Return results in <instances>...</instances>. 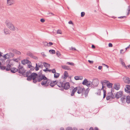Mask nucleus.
Listing matches in <instances>:
<instances>
[{"instance_id":"f257e3e1","label":"nucleus","mask_w":130,"mask_h":130,"mask_svg":"<svg viewBox=\"0 0 130 130\" xmlns=\"http://www.w3.org/2000/svg\"><path fill=\"white\" fill-rule=\"evenodd\" d=\"M30 71H28L26 74V77H27V79L28 80H31L32 79L34 83H36V79L37 77V74L35 73H33L30 74Z\"/></svg>"},{"instance_id":"f03ea898","label":"nucleus","mask_w":130,"mask_h":130,"mask_svg":"<svg viewBox=\"0 0 130 130\" xmlns=\"http://www.w3.org/2000/svg\"><path fill=\"white\" fill-rule=\"evenodd\" d=\"M5 24L6 26L10 30L14 31H18L19 30L18 28L10 22L8 19H7L5 21Z\"/></svg>"},{"instance_id":"7ed1b4c3","label":"nucleus","mask_w":130,"mask_h":130,"mask_svg":"<svg viewBox=\"0 0 130 130\" xmlns=\"http://www.w3.org/2000/svg\"><path fill=\"white\" fill-rule=\"evenodd\" d=\"M121 100L123 103L126 102L129 103L130 102V96H127L126 97L125 96H123L121 98Z\"/></svg>"},{"instance_id":"20e7f679","label":"nucleus","mask_w":130,"mask_h":130,"mask_svg":"<svg viewBox=\"0 0 130 130\" xmlns=\"http://www.w3.org/2000/svg\"><path fill=\"white\" fill-rule=\"evenodd\" d=\"M92 83L90 81L88 80L87 79H85L83 81L82 84L88 87H89L92 86Z\"/></svg>"},{"instance_id":"39448f33","label":"nucleus","mask_w":130,"mask_h":130,"mask_svg":"<svg viewBox=\"0 0 130 130\" xmlns=\"http://www.w3.org/2000/svg\"><path fill=\"white\" fill-rule=\"evenodd\" d=\"M50 80L48 79L47 78L46 79L44 78L43 79V80L41 83V84L42 85H46V86H48L49 85Z\"/></svg>"},{"instance_id":"423d86ee","label":"nucleus","mask_w":130,"mask_h":130,"mask_svg":"<svg viewBox=\"0 0 130 130\" xmlns=\"http://www.w3.org/2000/svg\"><path fill=\"white\" fill-rule=\"evenodd\" d=\"M15 3L14 0H7L6 5L7 6H11L13 5Z\"/></svg>"},{"instance_id":"0eeeda50","label":"nucleus","mask_w":130,"mask_h":130,"mask_svg":"<svg viewBox=\"0 0 130 130\" xmlns=\"http://www.w3.org/2000/svg\"><path fill=\"white\" fill-rule=\"evenodd\" d=\"M44 78H45V79L46 78V77L45 76L42 75H37V77L36 79V82L38 81L39 82H40Z\"/></svg>"},{"instance_id":"6e6552de","label":"nucleus","mask_w":130,"mask_h":130,"mask_svg":"<svg viewBox=\"0 0 130 130\" xmlns=\"http://www.w3.org/2000/svg\"><path fill=\"white\" fill-rule=\"evenodd\" d=\"M99 82V80L98 78H95L93 80L92 82H91L92 85L94 86H96L98 85Z\"/></svg>"},{"instance_id":"1a4fd4ad","label":"nucleus","mask_w":130,"mask_h":130,"mask_svg":"<svg viewBox=\"0 0 130 130\" xmlns=\"http://www.w3.org/2000/svg\"><path fill=\"white\" fill-rule=\"evenodd\" d=\"M100 82L102 85V87L101 90H103L105 87V85H107L109 82V81L105 80H102Z\"/></svg>"},{"instance_id":"9d476101","label":"nucleus","mask_w":130,"mask_h":130,"mask_svg":"<svg viewBox=\"0 0 130 130\" xmlns=\"http://www.w3.org/2000/svg\"><path fill=\"white\" fill-rule=\"evenodd\" d=\"M123 94V91H120L117 92L115 95V97L117 99L119 98L122 96Z\"/></svg>"},{"instance_id":"9b49d317","label":"nucleus","mask_w":130,"mask_h":130,"mask_svg":"<svg viewBox=\"0 0 130 130\" xmlns=\"http://www.w3.org/2000/svg\"><path fill=\"white\" fill-rule=\"evenodd\" d=\"M77 93L78 94H80L82 93L83 91L85 90V88H82L80 87H76Z\"/></svg>"},{"instance_id":"f8f14e48","label":"nucleus","mask_w":130,"mask_h":130,"mask_svg":"<svg viewBox=\"0 0 130 130\" xmlns=\"http://www.w3.org/2000/svg\"><path fill=\"white\" fill-rule=\"evenodd\" d=\"M123 80L125 83L130 84V80L129 78L128 77L125 76L123 77Z\"/></svg>"},{"instance_id":"ddd939ff","label":"nucleus","mask_w":130,"mask_h":130,"mask_svg":"<svg viewBox=\"0 0 130 130\" xmlns=\"http://www.w3.org/2000/svg\"><path fill=\"white\" fill-rule=\"evenodd\" d=\"M18 72L21 74H23L25 72V70L23 67L20 66L18 68Z\"/></svg>"},{"instance_id":"4468645a","label":"nucleus","mask_w":130,"mask_h":130,"mask_svg":"<svg viewBox=\"0 0 130 130\" xmlns=\"http://www.w3.org/2000/svg\"><path fill=\"white\" fill-rule=\"evenodd\" d=\"M125 91L128 93H130V85H126L125 88Z\"/></svg>"},{"instance_id":"2eb2a0df","label":"nucleus","mask_w":130,"mask_h":130,"mask_svg":"<svg viewBox=\"0 0 130 130\" xmlns=\"http://www.w3.org/2000/svg\"><path fill=\"white\" fill-rule=\"evenodd\" d=\"M63 87L64 88V89L67 90L70 87L69 83L68 82L66 83L65 84H63Z\"/></svg>"},{"instance_id":"dca6fc26","label":"nucleus","mask_w":130,"mask_h":130,"mask_svg":"<svg viewBox=\"0 0 130 130\" xmlns=\"http://www.w3.org/2000/svg\"><path fill=\"white\" fill-rule=\"evenodd\" d=\"M120 88V85L119 83H115L114 85V88L117 90H119Z\"/></svg>"},{"instance_id":"f3484780","label":"nucleus","mask_w":130,"mask_h":130,"mask_svg":"<svg viewBox=\"0 0 130 130\" xmlns=\"http://www.w3.org/2000/svg\"><path fill=\"white\" fill-rule=\"evenodd\" d=\"M4 34L6 35L9 34L11 32L10 30L7 28H5L4 29Z\"/></svg>"},{"instance_id":"a211bd4d","label":"nucleus","mask_w":130,"mask_h":130,"mask_svg":"<svg viewBox=\"0 0 130 130\" xmlns=\"http://www.w3.org/2000/svg\"><path fill=\"white\" fill-rule=\"evenodd\" d=\"M61 68L63 69L66 70H70L71 69L69 66L66 65H61Z\"/></svg>"},{"instance_id":"6ab92c4d","label":"nucleus","mask_w":130,"mask_h":130,"mask_svg":"<svg viewBox=\"0 0 130 130\" xmlns=\"http://www.w3.org/2000/svg\"><path fill=\"white\" fill-rule=\"evenodd\" d=\"M50 82L49 85H50V86L52 87H54L57 83V81H51L50 80Z\"/></svg>"},{"instance_id":"aec40b11","label":"nucleus","mask_w":130,"mask_h":130,"mask_svg":"<svg viewBox=\"0 0 130 130\" xmlns=\"http://www.w3.org/2000/svg\"><path fill=\"white\" fill-rule=\"evenodd\" d=\"M101 90L99 89H97L95 91V95L96 96L100 95L101 94Z\"/></svg>"},{"instance_id":"412c9836","label":"nucleus","mask_w":130,"mask_h":130,"mask_svg":"<svg viewBox=\"0 0 130 130\" xmlns=\"http://www.w3.org/2000/svg\"><path fill=\"white\" fill-rule=\"evenodd\" d=\"M120 61L122 66L125 68L127 69V66H126L123 60L121 58L120 59Z\"/></svg>"},{"instance_id":"4be33fe9","label":"nucleus","mask_w":130,"mask_h":130,"mask_svg":"<svg viewBox=\"0 0 130 130\" xmlns=\"http://www.w3.org/2000/svg\"><path fill=\"white\" fill-rule=\"evenodd\" d=\"M14 53L18 55H20L21 54V53L20 51H19L16 50L12 49L11 50Z\"/></svg>"},{"instance_id":"5701e85b","label":"nucleus","mask_w":130,"mask_h":130,"mask_svg":"<svg viewBox=\"0 0 130 130\" xmlns=\"http://www.w3.org/2000/svg\"><path fill=\"white\" fill-rule=\"evenodd\" d=\"M30 62L27 59H24L21 61L22 63L23 64H25L27 63H29V62Z\"/></svg>"},{"instance_id":"b1692460","label":"nucleus","mask_w":130,"mask_h":130,"mask_svg":"<svg viewBox=\"0 0 130 130\" xmlns=\"http://www.w3.org/2000/svg\"><path fill=\"white\" fill-rule=\"evenodd\" d=\"M56 84H57V85L58 86V87H63V83L60 82H57Z\"/></svg>"},{"instance_id":"393cba45","label":"nucleus","mask_w":130,"mask_h":130,"mask_svg":"<svg viewBox=\"0 0 130 130\" xmlns=\"http://www.w3.org/2000/svg\"><path fill=\"white\" fill-rule=\"evenodd\" d=\"M10 70L11 72L14 73L18 71V69L15 68H11Z\"/></svg>"},{"instance_id":"a878e982","label":"nucleus","mask_w":130,"mask_h":130,"mask_svg":"<svg viewBox=\"0 0 130 130\" xmlns=\"http://www.w3.org/2000/svg\"><path fill=\"white\" fill-rule=\"evenodd\" d=\"M68 74L67 71H65L64 74V76L62 77V78L63 79H66L68 76Z\"/></svg>"},{"instance_id":"bb28decb","label":"nucleus","mask_w":130,"mask_h":130,"mask_svg":"<svg viewBox=\"0 0 130 130\" xmlns=\"http://www.w3.org/2000/svg\"><path fill=\"white\" fill-rule=\"evenodd\" d=\"M14 61L18 62V59L17 58H13V59L10 60L9 61V63L10 64H12L11 63Z\"/></svg>"},{"instance_id":"cd10ccee","label":"nucleus","mask_w":130,"mask_h":130,"mask_svg":"<svg viewBox=\"0 0 130 130\" xmlns=\"http://www.w3.org/2000/svg\"><path fill=\"white\" fill-rule=\"evenodd\" d=\"M3 57L5 59L10 58V55L9 53H7L3 56Z\"/></svg>"},{"instance_id":"c85d7f7f","label":"nucleus","mask_w":130,"mask_h":130,"mask_svg":"<svg viewBox=\"0 0 130 130\" xmlns=\"http://www.w3.org/2000/svg\"><path fill=\"white\" fill-rule=\"evenodd\" d=\"M77 91L76 87L74 88L71 92V96H73L74 95L75 93Z\"/></svg>"},{"instance_id":"c756f323","label":"nucleus","mask_w":130,"mask_h":130,"mask_svg":"<svg viewBox=\"0 0 130 130\" xmlns=\"http://www.w3.org/2000/svg\"><path fill=\"white\" fill-rule=\"evenodd\" d=\"M74 78L76 80H82L83 78V77L82 76H75Z\"/></svg>"},{"instance_id":"7c9ffc66","label":"nucleus","mask_w":130,"mask_h":130,"mask_svg":"<svg viewBox=\"0 0 130 130\" xmlns=\"http://www.w3.org/2000/svg\"><path fill=\"white\" fill-rule=\"evenodd\" d=\"M43 65L46 68H49L50 67V64L47 63L46 62H43Z\"/></svg>"},{"instance_id":"2f4dec72","label":"nucleus","mask_w":130,"mask_h":130,"mask_svg":"<svg viewBox=\"0 0 130 130\" xmlns=\"http://www.w3.org/2000/svg\"><path fill=\"white\" fill-rule=\"evenodd\" d=\"M89 88H87L85 90V96L86 97V96L87 95L88 93L89 92Z\"/></svg>"},{"instance_id":"473e14b6","label":"nucleus","mask_w":130,"mask_h":130,"mask_svg":"<svg viewBox=\"0 0 130 130\" xmlns=\"http://www.w3.org/2000/svg\"><path fill=\"white\" fill-rule=\"evenodd\" d=\"M11 66L10 64H8L6 66V70L7 71H9L10 70Z\"/></svg>"},{"instance_id":"72a5a7b5","label":"nucleus","mask_w":130,"mask_h":130,"mask_svg":"<svg viewBox=\"0 0 130 130\" xmlns=\"http://www.w3.org/2000/svg\"><path fill=\"white\" fill-rule=\"evenodd\" d=\"M107 85L108 88H110L112 87V84L111 83H110L109 82Z\"/></svg>"},{"instance_id":"f704fd0d","label":"nucleus","mask_w":130,"mask_h":130,"mask_svg":"<svg viewBox=\"0 0 130 130\" xmlns=\"http://www.w3.org/2000/svg\"><path fill=\"white\" fill-rule=\"evenodd\" d=\"M60 75V74L58 73H56L54 74V77L55 78H58Z\"/></svg>"},{"instance_id":"c9c22d12","label":"nucleus","mask_w":130,"mask_h":130,"mask_svg":"<svg viewBox=\"0 0 130 130\" xmlns=\"http://www.w3.org/2000/svg\"><path fill=\"white\" fill-rule=\"evenodd\" d=\"M49 53L51 54H54L55 53V51L53 50H50L49 51Z\"/></svg>"},{"instance_id":"e433bc0d","label":"nucleus","mask_w":130,"mask_h":130,"mask_svg":"<svg viewBox=\"0 0 130 130\" xmlns=\"http://www.w3.org/2000/svg\"><path fill=\"white\" fill-rule=\"evenodd\" d=\"M67 64L70 65L71 66H74V64L73 62H67L66 63Z\"/></svg>"},{"instance_id":"4c0bfd02","label":"nucleus","mask_w":130,"mask_h":130,"mask_svg":"<svg viewBox=\"0 0 130 130\" xmlns=\"http://www.w3.org/2000/svg\"><path fill=\"white\" fill-rule=\"evenodd\" d=\"M111 98L109 94V93H108L106 97V99L107 100H109Z\"/></svg>"},{"instance_id":"58836bf2","label":"nucleus","mask_w":130,"mask_h":130,"mask_svg":"<svg viewBox=\"0 0 130 130\" xmlns=\"http://www.w3.org/2000/svg\"><path fill=\"white\" fill-rule=\"evenodd\" d=\"M109 94H110L111 98L113 99L115 98V96H114V95H113V94L112 93H109Z\"/></svg>"},{"instance_id":"ea45409f","label":"nucleus","mask_w":130,"mask_h":130,"mask_svg":"<svg viewBox=\"0 0 130 130\" xmlns=\"http://www.w3.org/2000/svg\"><path fill=\"white\" fill-rule=\"evenodd\" d=\"M42 63H38V67H39L41 68L43 67V65L42 64H41Z\"/></svg>"},{"instance_id":"a19ab883","label":"nucleus","mask_w":130,"mask_h":130,"mask_svg":"<svg viewBox=\"0 0 130 130\" xmlns=\"http://www.w3.org/2000/svg\"><path fill=\"white\" fill-rule=\"evenodd\" d=\"M0 68L2 70H4L6 69V67L4 66H2L1 65L0 67Z\"/></svg>"},{"instance_id":"79ce46f5","label":"nucleus","mask_w":130,"mask_h":130,"mask_svg":"<svg viewBox=\"0 0 130 130\" xmlns=\"http://www.w3.org/2000/svg\"><path fill=\"white\" fill-rule=\"evenodd\" d=\"M56 54L58 57H59V56H61V54L59 51H57L56 52Z\"/></svg>"},{"instance_id":"37998d69","label":"nucleus","mask_w":130,"mask_h":130,"mask_svg":"<svg viewBox=\"0 0 130 130\" xmlns=\"http://www.w3.org/2000/svg\"><path fill=\"white\" fill-rule=\"evenodd\" d=\"M27 55L28 56H29L30 57H32V54L30 52H28L27 53Z\"/></svg>"},{"instance_id":"c03bdc74","label":"nucleus","mask_w":130,"mask_h":130,"mask_svg":"<svg viewBox=\"0 0 130 130\" xmlns=\"http://www.w3.org/2000/svg\"><path fill=\"white\" fill-rule=\"evenodd\" d=\"M57 34H62V32L59 29L57 30Z\"/></svg>"},{"instance_id":"a18cd8bd","label":"nucleus","mask_w":130,"mask_h":130,"mask_svg":"<svg viewBox=\"0 0 130 130\" xmlns=\"http://www.w3.org/2000/svg\"><path fill=\"white\" fill-rule=\"evenodd\" d=\"M9 55H10V57H13L14 56V54L12 53H9Z\"/></svg>"},{"instance_id":"49530a36","label":"nucleus","mask_w":130,"mask_h":130,"mask_svg":"<svg viewBox=\"0 0 130 130\" xmlns=\"http://www.w3.org/2000/svg\"><path fill=\"white\" fill-rule=\"evenodd\" d=\"M103 90L104 92V95H103V98H104L106 96V91H105L104 90V89L103 90Z\"/></svg>"},{"instance_id":"de8ad7c7","label":"nucleus","mask_w":130,"mask_h":130,"mask_svg":"<svg viewBox=\"0 0 130 130\" xmlns=\"http://www.w3.org/2000/svg\"><path fill=\"white\" fill-rule=\"evenodd\" d=\"M38 64L37 63H36V66L35 67V70L36 71H37L39 70V69L38 68Z\"/></svg>"},{"instance_id":"09e8293b","label":"nucleus","mask_w":130,"mask_h":130,"mask_svg":"<svg viewBox=\"0 0 130 130\" xmlns=\"http://www.w3.org/2000/svg\"><path fill=\"white\" fill-rule=\"evenodd\" d=\"M85 15V13L84 12H82L81 13V16L82 17H83Z\"/></svg>"},{"instance_id":"8fccbe9b","label":"nucleus","mask_w":130,"mask_h":130,"mask_svg":"<svg viewBox=\"0 0 130 130\" xmlns=\"http://www.w3.org/2000/svg\"><path fill=\"white\" fill-rule=\"evenodd\" d=\"M44 44L45 46H48V43L47 42H45L44 43Z\"/></svg>"},{"instance_id":"3c124183","label":"nucleus","mask_w":130,"mask_h":130,"mask_svg":"<svg viewBox=\"0 0 130 130\" xmlns=\"http://www.w3.org/2000/svg\"><path fill=\"white\" fill-rule=\"evenodd\" d=\"M52 72L53 73H56V70L54 69L52 70Z\"/></svg>"},{"instance_id":"603ef678","label":"nucleus","mask_w":130,"mask_h":130,"mask_svg":"<svg viewBox=\"0 0 130 130\" xmlns=\"http://www.w3.org/2000/svg\"><path fill=\"white\" fill-rule=\"evenodd\" d=\"M128 13H130V6H128Z\"/></svg>"},{"instance_id":"864d4df0","label":"nucleus","mask_w":130,"mask_h":130,"mask_svg":"<svg viewBox=\"0 0 130 130\" xmlns=\"http://www.w3.org/2000/svg\"><path fill=\"white\" fill-rule=\"evenodd\" d=\"M68 23L70 24H72L73 25H74L73 23L71 21H69L68 22Z\"/></svg>"},{"instance_id":"5fc2aeb1","label":"nucleus","mask_w":130,"mask_h":130,"mask_svg":"<svg viewBox=\"0 0 130 130\" xmlns=\"http://www.w3.org/2000/svg\"><path fill=\"white\" fill-rule=\"evenodd\" d=\"M45 21V20L43 19H41L40 20V21L42 23L44 22Z\"/></svg>"},{"instance_id":"6e6d98bb","label":"nucleus","mask_w":130,"mask_h":130,"mask_svg":"<svg viewBox=\"0 0 130 130\" xmlns=\"http://www.w3.org/2000/svg\"><path fill=\"white\" fill-rule=\"evenodd\" d=\"M46 69H44L43 70V71H44L45 72H46L47 71H48V68H46Z\"/></svg>"},{"instance_id":"4d7b16f0","label":"nucleus","mask_w":130,"mask_h":130,"mask_svg":"<svg viewBox=\"0 0 130 130\" xmlns=\"http://www.w3.org/2000/svg\"><path fill=\"white\" fill-rule=\"evenodd\" d=\"M30 69L31 71H33L35 69V68L32 66V67L30 68Z\"/></svg>"},{"instance_id":"13d9d810","label":"nucleus","mask_w":130,"mask_h":130,"mask_svg":"<svg viewBox=\"0 0 130 130\" xmlns=\"http://www.w3.org/2000/svg\"><path fill=\"white\" fill-rule=\"evenodd\" d=\"M48 43V44L49 45H48V46H50L51 45H52L53 44V43H52L51 42H49Z\"/></svg>"},{"instance_id":"bf43d9fd","label":"nucleus","mask_w":130,"mask_h":130,"mask_svg":"<svg viewBox=\"0 0 130 130\" xmlns=\"http://www.w3.org/2000/svg\"><path fill=\"white\" fill-rule=\"evenodd\" d=\"M88 62L91 64H92L93 63V61H91L90 60H88Z\"/></svg>"},{"instance_id":"052dcab7","label":"nucleus","mask_w":130,"mask_h":130,"mask_svg":"<svg viewBox=\"0 0 130 130\" xmlns=\"http://www.w3.org/2000/svg\"><path fill=\"white\" fill-rule=\"evenodd\" d=\"M70 50H76L75 48H74V47H72L70 48Z\"/></svg>"},{"instance_id":"680f3d73","label":"nucleus","mask_w":130,"mask_h":130,"mask_svg":"<svg viewBox=\"0 0 130 130\" xmlns=\"http://www.w3.org/2000/svg\"><path fill=\"white\" fill-rule=\"evenodd\" d=\"M108 46L109 47H111L112 46V45L111 43H109L108 44Z\"/></svg>"},{"instance_id":"e2e57ef3","label":"nucleus","mask_w":130,"mask_h":130,"mask_svg":"<svg viewBox=\"0 0 130 130\" xmlns=\"http://www.w3.org/2000/svg\"><path fill=\"white\" fill-rule=\"evenodd\" d=\"M123 49H121L120 51V52L121 54H123L124 53V52H123Z\"/></svg>"},{"instance_id":"0e129e2a","label":"nucleus","mask_w":130,"mask_h":130,"mask_svg":"<svg viewBox=\"0 0 130 130\" xmlns=\"http://www.w3.org/2000/svg\"><path fill=\"white\" fill-rule=\"evenodd\" d=\"M102 68V66H99L98 68L99 70H101Z\"/></svg>"},{"instance_id":"69168bd1","label":"nucleus","mask_w":130,"mask_h":130,"mask_svg":"<svg viewBox=\"0 0 130 130\" xmlns=\"http://www.w3.org/2000/svg\"><path fill=\"white\" fill-rule=\"evenodd\" d=\"M32 67V66L30 64H29L28 65V68H30L31 67Z\"/></svg>"},{"instance_id":"338daca9","label":"nucleus","mask_w":130,"mask_h":130,"mask_svg":"<svg viewBox=\"0 0 130 130\" xmlns=\"http://www.w3.org/2000/svg\"><path fill=\"white\" fill-rule=\"evenodd\" d=\"M130 46V44L128 46L125 48V51H126L127 49H128L129 47Z\"/></svg>"},{"instance_id":"774afa93","label":"nucleus","mask_w":130,"mask_h":130,"mask_svg":"<svg viewBox=\"0 0 130 130\" xmlns=\"http://www.w3.org/2000/svg\"><path fill=\"white\" fill-rule=\"evenodd\" d=\"M92 48H95V46L94 45H92Z\"/></svg>"}]
</instances>
